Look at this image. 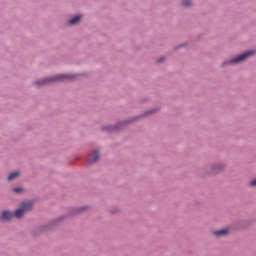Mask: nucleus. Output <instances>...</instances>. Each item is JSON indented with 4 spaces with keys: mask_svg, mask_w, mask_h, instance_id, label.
Returning a JSON list of instances; mask_svg holds the SVG:
<instances>
[{
    "mask_svg": "<svg viewBox=\"0 0 256 256\" xmlns=\"http://www.w3.org/2000/svg\"><path fill=\"white\" fill-rule=\"evenodd\" d=\"M31 209H33V204H31V202H24L21 204V208L14 212V216L16 219H21V217H23V215L28 211H31Z\"/></svg>",
    "mask_w": 256,
    "mask_h": 256,
    "instance_id": "obj_1",
    "label": "nucleus"
},
{
    "mask_svg": "<svg viewBox=\"0 0 256 256\" xmlns=\"http://www.w3.org/2000/svg\"><path fill=\"white\" fill-rule=\"evenodd\" d=\"M64 79H71L70 75H57L51 78H46L42 82H36V85H45V83H51V81H63Z\"/></svg>",
    "mask_w": 256,
    "mask_h": 256,
    "instance_id": "obj_2",
    "label": "nucleus"
},
{
    "mask_svg": "<svg viewBox=\"0 0 256 256\" xmlns=\"http://www.w3.org/2000/svg\"><path fill=\"white\" fill-rule=\"evenodd\" d=\"M253 55V51H248L243 53L242 55L237 56L236 58L232 59L230 61V64L233 65L234 63H241L242 61H245L248 57H251Z\"/></svg>",
    "mask_w": 256,
    "mask_h": 256,
    "instance_id": "obj_3",
    "label": "nucleus"
},
{
    "mask_svg": "<svg viewBox=\"0 0 256 256\" xmlns=\"http://www.w3.org/2000/svg\"><path fill=\"white\" fill-rule=\"evenodd\" d=\"M96 161H99V153L94 151L88 156L87 162L91 165L92 163H96Z\"/></svg>",
    "mask_w": 256,
    "mask_h": 256,
    "instance_id": "obj_4",
    "label": "nucleus"
},
{
    "mask_svg": "<svg viewBox=\"0 0 256 256\" xmlns=\"http://www.w3.org/2000/svg\"><path fill=\"white\" fill-rule=\"evenodd\" d=\"M11 219H13L12 212H9V211L2 212V215L0 217V221H9Z\"/></svg>",
    "mask_w": 256,
    "mask_h": 256,
    "instance_id": "obj_5",
    "label": "nucleus"
},
{
    "mask_svg": "<svg viewBox=\"0 0 256 256\" xmlns=\"http://www.w3.org/2000/svg\"><path fill=\"white\" fill-rule=\"evenodd\" d=\"M215 237H225V235H229V228L220 229L218 231H214Z\"/></svg>",
    "mask_w": 256,
    "mask_h": 256,
    "instance_id": "obj_6",
    "label": "nucleus"
},
{
    "mask_svg": "<svg viewBox=\"0 0 256 256\" xmlns=\"http://www.w3.org/2000/svg\"><path fill=\"white\" fill-rule=\"evenodd\" d=\"M81 18H82L81 15H77V16L73 17L69 21L70 25H75L76 23H79V21H81Z\"/></svg>",
    "mask_w": 256,
    "mask_h": 256,
    "instance_id": "obj_7",
    "label": "nucleus"
},
{
    "mask_svg": "<svg viewBox=\"0 0 256 256\" xmlns=\"http://www.w3.org/2000/svg\"><path fill=\"white\" fill-rule=\"evenodd\" d=\"M19 175H20L19 172L11 173V174L8 176V181H13L14 179H17V177H19Z\"/></svg>",
    "mask_w": 256,
    "mask_h": 256,
    "instance_id": "obj_8",
    "label": "nucleus"
},
{
    "mask_svg": "<svg viewBox=\"0 0 256 256\" xmlns=\"http://www.w3.org/2000/svg\"><path fill=\"white\" fill-rule=\"evenodd\" d=\"M182 5H184V7H189V5H191V0H183Z\"/></svg>",
    "mask_w": 256,
    "mask_h": 256,
    "instance_id": "obj_9",
    "label": "nucleus"
},
{
    "mask_svg": "<svg viewBox=\"0 0 256 256\" xmlns=\"http://www.w3.org/2000/svg\"><path fill=\"white\" fill-rule=\"evenodd\" d=\"M251 187H256V179L250 182Z\"/></svg>",
    "mask_w": 256,
    "mask_h": 256,
    "instance_id": "obj_10",
    "label": "nucleus"
},
{
    "mask_svg": "<svg viewBox=\"0 0 256 256\" xmlns=\"http://www.w3.org/2000/svg\"><path fill=\"white\" fill-rule=\"evenodd\" d=\"M21 191H23V189H21V188L14 189V193H21Z\"/></svg>",
    "mask_w": 256,
    "mask_h": 256,
    "instance_id": "obj_11",
    "label": "nucleus"
},
{
    "mask_svg": "<svg viewBox=\"0 0 256 256\" xmlns=\"http://www.w3.org/2000/svg\"><path fill=\"white\" fill-rule=\"evenodd\" d=\"M158 61L159 63H163V58H160Z\"/></svg>",
    "mask_w": 256,
    "mask_h": 256,
    "instance_id": "obj_12",
    "label": "nucleus"
}]
</instances>
